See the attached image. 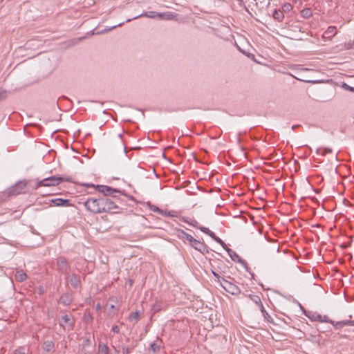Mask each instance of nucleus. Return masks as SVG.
<instances>
[{"instance_id": "nucleus-30", "label": "nucleus", "mask_w": 354, "mask_h": 354, "mask_svg": "<svg viewBox=\"0 0 354 354\" xmlns=\"http://www.w3.org/2000/svg\"><path fill=\"white\" fill-rule=\"evenodd\" d=\"M311 289H315L318 295L322 294L324 292V288L315 282L313 283V286H311Z\"/></svg>"}, {"instance_id": "nucleus-35", "label": "nucleus", "mask_w": 354, "mask_h": 354, "mask_svg": "<svg viewBox=\"0 0 354 354\" xmlns=\"http://www.w3.org/2000/svg\"><path fill=\"white\" fill-rule=\"evenodd\" d=\"M12 354H27V353L24 348H20L15 350L13 351Z\"/></svg>"}, {"instance_id": "nucleus-45", "label": "nucleus", "mask_w": 354, "mask_h": 354, "mask_svg": "<svg viewBox=\"0 0 354 354\" xmlns=\"http://www.w3.org/2000/svg\"><path fill=\"white\" fill-rule=\"evenodd\" d=\"M101 309V306L100 304H97L96 306H95V310L97 311L100 310Z\"/></svg>"}, {"instance_id": "nucleus-16", "label": "nucleus", "mask_w": 354, "mask_h": 354, "mask_svg": "<svg viewBox=\"0 0 354 354\" xmlns=\"http://www.w3.org/2000/svg\"><path fill=\"white\" fill-rule=\"evenodd\" d=\"M336 28L335 26H329L328 29L323 33L322 38L330 39L336 34Z\"/></svg>"}, {"instance_id": "nucleus-42", "label": "nucleus", "mask_w": 354, "mask_h": 354, "mask_svg": "<svg viewBox=\"0 0 354 354\" xmlns=\"http://www.w3.org/2000/svg\"><path fill=\"white\" fill-rule=\"evenodd\" d=\"M6 92H5V91H3V92H1V93H0V100H1V99L5 98V97H6Z\"/></svg>"}, {"instance_id": "nucleus-25", "label": "nucleus", "mask_w": 354, "mask_h": 354, "mask_svg": "<svg viewBox=\"0 0 354 354\" xmlns=\"http://www.w3.org/2000/svg\"><path fill=\"white\" fill-rule=\"evenodd\" d=\"M165 308V304L163 302L160 301H156V303L153 305V310L156 313V312H158L160 310H161L162 309H163Z\"/></svg>"}, {"instance_id": "nucleus-52", "label": "nucleus", "mask_w": 354, "mask_h": 354, "mask_svg": "<svg viewBox=\"0 0 354 354\" xmlns=\"http://www.w3.org/2000/svg\"><path fill=\"white\" fill-rule=\"evenodd\" d=\"M291 6L290 4H288V5H285L284 7L286 8V9H288L289 7H290Z\"/></svg>"}, {"instance_id": "nucleus-19", "label": "nucleus", "mask_w": 354, "mask_h": 354, "mask_svg": "<svg viewBox=\"0 0 354 354\" xmlns=\"http://www.w3.org/2000/svg\"><path fill=\"white\" fill-rule=\"evenodd\" d=\"M178 236L184 241H187L189 244L192 243L195 239L192 235L186 233L183 230L180 232V234H179Z\"/></svg>"}, {"instance_id": "nucleus-51", "label": "nucleus", "mask_w": 354, "mask_h": 354, "mask_svg": "<svg viewBox=\"0 0 354 354\" xmlns=\"http://www.w3.org/2000/svg\"><path fill=\"white\" fill-rule=\"evenodd\" d=\"M316 42H319V39L318 38L316 39V41L311 40V43H316Z\"/></svg>"}, {"instance_id": "nucleus-27", "label": "nucleus", "mask_w": 354, "mask_h": 354, "mask_svg": "<svg viewBox=\"0 0 354 354\" xmlns=\"http://www.w3.org/2000/svg\"><path fill=\"white\" fill-rule=\"evenodd\" d=\"M62 320L64 324H69L70 326H73L75 323L74 320L71 318L68 315H65L62 317Z\"/></svg>"}, {"instance_id": "nucleus-29", "label": "nucleus", "mask_w": 354, "mask_h": 354, "mask_svg": "<svg viewBox=\"0 0 354 354\" xmlns=\"http://www.w3.org/2000/svg\"><path fill=\"white\" fill-rule=\"evenodd\" d=\"M331 152H332V150L328 148H324V149L319 148L317 149V155L321 154L322 156H324L326 153H331Z\"/></svg>"}, {"instance_id": "nucleus-31", "label": "nucleus", "mask_w": 354, "mask_h": 354, "mask_svg": "<svg viewBox=\"0 0 354 354\" xmlns=\"http://www.w3.org/2000/svg\"><path fill=\"white\" fill-rule=\"evenodd\" d=\"M151 349L153 351V352L156 353L160 350V345L158 344L156 342H153L150 345Z\"/></svg>"}, {"instance_id": "nucleus-36", "label": "nucleus", "mask_w": 354, "mask_h": 354, "mask_svg": "<svg viewBox=\"0 0 354 354\" xmlns=\"http://www.w3.org/2000/svg\"><path fill=\"white\" fill-rule=\"evenodd\" d=\"M91 342V339L89 338H86L85 339L84 341H83V343H82V346L84 348L86 347V346H90Z\"/></svg>"}, {"instance_id": "nucleus-24", "label": "nucleus", "mask_w": 354, "mask_h": 354, "mask_svg": "<svg viewBox=\"0 0 354 354\" xmlns=\"http://www.w3.org/2000/svg\"><path fill=\"white\" fill-rule=\"evenodd\" d=\"M274 19L281 21L284 17L283 12L280 10H274L272 14Z\"/></svg>"}, {"instance_id": "nucleus-9", "label": "nucleus", "mask_w": 354, "mask_h": 354, "mask_svg": "<svg viewBox=\"0 0 354 354\" xmlns=\"http://www.w3.org/2000/svg\"><path fill=\"white\" fill-rule=\"evenodd\" d=\"M190 245L202 254L208 253L209 252L208 247L205 245V243L201 242L196 239L192 242V243H190Z\"/></svg>"}, {"instance_id": "nucleus-17", "label": "nucleus", "mask_w": 354, "mask_h": 354, "mask_svg": "<svg viewBox=\"0 0 354 354\" xmlns=\"http://www.w3.org/2000/svg\"><path fill=\"white\" fill-rule=\"evenodd\" d=\"M317 321L319 322H328L329 319L327 316H322L316 313H311V322Z\"/></svg>"}, {"instance_id": "nucleus-8", "label": "nucleus", "mask_w": 354, "mask_h": 354, "mask_svg": "<svg viewBox=\"0 0 354 354\" xmlns=\"http://www.w3.org/2000/svg\"><path fill=\"white\" fill-rule=\"evenodd\" d=\"M200 230L206 234L209 235L210 237H212L216 243L220 244L225 250L226 248H228L227 245L218 236L215 235V234L212 232L210 230L205 227H201Z\"/></svg>"}, {"instance_id": "nucleus-54", "label": "nucleus", "mask_w": 354, "mask_h": 354, "mask_svg": "<svg viewBox=\"0 0 354 354\" xmlns=\"http://www.w3.org/2000/svg\"><path fill=\"white\" fill-rule=\"evenodd\" d=\"M39 294H42L43 293V290L41 288H39Z\"/></svg>"}, {"instance_id": "nucleus-49", "label": "nucleus", "mask_w": 354, "mask_h": 354, "mask_svg": "<svg viewBox=\"0 0 354 354\" xmlns=\"http://www.w3.org/2000/svg\"><path fill=\"white\" fill-rule=\"evenodd\" d=\"M311 189H313L316 193H318V192H319V189H314L312 185H311Z\"/></svg>"}, {"instance_id": "nucleus-50", "label": "nucleus", "mask_w": 354, "mask_h": 354, "mask_svg": "<svg viewBox=\"0 0 354 354\" xmlns=\"http://www.w3.org/2000/svg\"><path fill=\"white\" fill-rule=\"evenodd\" d=\"M310 212H311V216H312L313 215H315V211L313 210V208H311Z\"/></svg>"}, {"instance_id": "nucleus-4", "label": "nucleus", "mask_w": 354, "mask_h": 354, "mask_svg": "<svg viewBox=\"0 0 354 354\" xmlns=\"http://www.w3.org/2000/svg\"><path fill=\"white\" fill-rule=\"evenodd\" d=\"M27 186V182L25 180H20L17 182L15 185L10 187L6 191L8 196H14L21 194L24 192V189Z\"/></svg>"}, {"instance_id": "nucleus-13", "label": "nucleus", "mask_w": 354, "mask_h": 354, "mask_svg": "<svg viewBox=\"0 0 354 354\" xmlns=\"http://www.w3.org/2000/svg\"><path fill=\"white\" fill-rule=\"evenodd\" d=\"M50 201H51V203H54V205L55 206H58V207H62V206L68 207V206L71 205V202L68 199H63V198H57L52 199Z\"/></svg>"}, {"instance_id": "nucleus-15", "label": "nucleus", "mask_w": 354, "mask_h": 354, "mask_svg": "<svg viewBox=\"0 0 354 354\" xmlns=\"http://www.w3.org/2000/svg\"><path fill=\"white\" fill-rule=\"evenodd\" d=\"M67 280L74 288H77L80 284L79 277L75 274L68 276Z\"/></svg>"}, {"instance_id": "nucleus-56", "label": "nucleus", "mask_w": 354, "mask_h": 354, "mask_svg": "<svg viewBox=\"0 0 354 354\" xmlns=\"http://www.w3.org/2000/svg\"><path fill=\"white\" fill-rule=\"evenodd\" d=\"M306 180H307L308 183H310V178H309V177H307Z\"/></svg>"}, {"instance_id": "nucleus-21", "label": "nucleus", "mask_w": 354, "mask_h": 354, "mask_svg": "<svg viewBox=\"0 0 354 354\" xmlns=\"http://www.w3.org/2000/svg\"><path fill=\"white\" fill-rule=\"evenodd\" d=\"M27 278L26 274L22 270L17 271L15 273V279L19 282L24 281Z\"/></svg>"}, {"instance_id": "nucleus-23", "label": "nucleus", "mask_w": 354, "mask_h": 354, "mask_svg": "<svg viewBox=\"0 0 354 354\" xmlns=\"http://www.w3.org/2000/svg\"><path fill=\"white\" fill-rule=\"evenodd\" d=\"M98 354H109V347L107 345L100 342L98 344Z\"/></svg>"}, {"instance_id": "nucleus-34", "label": "nucleus", "mask_w": 354, "mask_h": 354, "mask_svg": "<svg viewBox=\"0 0 354 354\" xmlns=\"http://www.w3.org/2000/svg\"><path fill=\"white\" fill-rule=\"evenodd\" d=\"M189 225L193 226V227H194L198 228V229H200V227H201V226L198 225V221H196L195 219L190 220Z\"/></svg>"}, {"instance_id": "nucleus-57", "label": "nucleus", "mask_w": 354, "mask_h": 354, "mask_svg": "<svg viewBox=\"0 0 354 354\" xmlns=\"http://www.w3.org/2000/svg\"><path fill=\"white\" fill-rule=\"evenodd\" d=\"M122 135L121 133H120V134L118 135V137H119V138H122Z\"/></svg>"}, {"instance_id": "nucleus-7", "label": "nucleus", "mask_w": 354, "mask_h": 354, "mask_svg": "<svg viewBox=\"0 0 354 354\" xmlns=\"http://www.w3.org/2000/svg\"><path fill=\"white\" fill-rule=\"evenodd\" d=\"M57 270L62 274H67L70 266L67 260L63 257H59L57 259Z\"/></svg>"}, {"instance_id": "nucleus-37", "label": "nucleus", "mask_w": 354, "mask_h": 354, "mask_svg": "<svg viewBox=\"0 0 354 354\" xmlns=\"http://www.w3.org/2000/svg\"><path fill=\"white\" fill-rule=\"evenodd\" d=\"M122 24H123V23H120V24H118V25H115V26H112V27H111V28H109L105 29L104 30H102L100 32H101V33H102V32H108V31H109V30H111L114 29L115 28H116V27H118V26H121Z\"/></svg>"}, {"instance_id": "nucleus-1", "label": "nucleus", "mask_w": 354, "mask_h": 354, "mask_svg": "<svg viewBox=\"0 0 354 354\" xmlns=\"http://www.w3.org/2000/svg\"><path fill=\"white\" fill-rule=\"evenodd\" d=\"M62 182H72V178L70 176L62 177L60 176L48 177L39 181L37 185V188L41 186H56Z\"/></svg>"}, {"instance_id": "nucleus-58", "label": "nucleus", "mask_w": 354, "mask_h": 354, "mask_svg": "<svg viewBox=\"0 0 354 354\" xmlns=\"http://www.w3.org/2000/svg\"><path fill=\"white\" fill-rule=\"evenodd\" d=\"M127 147L124 145V151L126 152Z\"/></svg>"}, {"instance_id": "nucleus-6", "label": "nucleus", "mask_w": 354, "mask_h": 354, "mask_svg": "<svg viewBox=\"0 0 354 354\" xmlns=\"http://www.w3.org/2000/svg\"><path fill=\"white\" fill-rule=\"evenodd\" d=\"M96 189L99 192L102 193L105 196H111L113 197H115L114 194L120 193V190L106 185H97Z\"/></svg>"}, {"instance_id": "nucleus-41", "label": "nucleus", "mask_w": 354, "mask_h": 354, "mask_svg": "<svg viewBox=\"0 0 354 354\" xmlns=\"http://www.w3.org/2000/svg\"><path fill=\"white\" fill-rule=\"evenodd\" d=\"M112 331L115 333H118L120 331V328L118 326H113L112 327Z\"/></svg>"}, {"instance_id": "nucleus-59", "label": "nucleus", "mask_w": 354, "mask_h": 354, "mask_svg": "<svg viewBox=\"0 0 354 354\" xmlns=\"http://www.w3.org/2000/svg\"><path fill=\"white\" fill-rule=\"evenodd\" d=\"M131 19H129L127 20V22H129Z\"/></svg>"}, {"instance_id": "nucleus-2", "label": "nucleus", "mask_w": 354, "mask_h": 354, "mask_svg": "<svg viewBox=\"0 0 354 354\" xmlns=\"http://www.w3.org/2000/svg\"><path fill=\"white\" fill-rule=\"evenodd\" d=\"M102 198H90L84 203V205L87 210L95 214L102 212Z\"/></svg>"}, {"instance_id": "nucleus-3", "label": "nucleus", "mask_w": 354, "mask_h": 354, "mask_svg": "<svg viewBox=\"0 0 354 354\" xmlns=\"http://www.w3.org/2000/svg\"><path fill=\"white\" fill-rule=\"evenodd\" d=\"M102 212H110V213H118L120 207L115 204V203L111 199L103 197L102 198Z\"/></svg>"}, {"instance_id": "nucleus-38", "label": "nucleus", "mask_w": 354, "mask_h": 354, "mask_svg": "<svg viewBox=\"0 0 354 354\" xmlns=\"http://www.w3.org/2000/svg\"><path fill=\"white\" fill-rule=\"evenodd\" d=\"M213 275L218 279V281L221 283V282H222V279H223V277H221L217 272H214V270L212 271Z\"/></svg>"}, {"instance_id": "nucleus-33", "label": "nucleus", "mask_w": 354, "mask_h": 354, "mask_svg": "<svg viewBox=\"0 0 354 354\" xmlns=\"http://www.w3.org/2000/svg\"><path fill=\"white\" fill-rule=\"evenodd\" d=\"M151 209L154 212H158L160 214H162V215H164L165 213L163 212V210L160 209V208H158V207H156V206H153L152 207H151Z\"/></svg>"}, {"instance_id": "nucleus-11", "label": "nucleus", "mask_w": 354, "mask_h": 354, "mask_svg": "<svg viewBox=\"0 0 354 354\" xmlns=\"http://www.w3.org/2000/svg\"><path fill=\"white\" fill-rule=\"evenodd\" d=\"M140 17H148V18H151V19H154L156 18V17H158L160 18H162L163 17V14L160 13V12H153V11H151V12H143L136 17H134L132 19H138Z\"/></svg>"}, {"instance_id": "nucleus-55", "label": "nucleus", "mask_w": 354, "mask_h": 354, "mask_svg": "<svg viewBox=\"0 0 354 354\" xmlns=\"http://www.w3.org/2000/svg\"><path fill=\"white\" fill-rule=\"evenodd\" d=\"M313 276L315 279H316V276H315V274L314 273V272L313 271Z\"/></svg>"}, {"instance_id": "nucleus-40", "label": "nucleus", "mask_w": 354, "mask_h": 354, "mask_svg": "<svg viewBox=\"0 0 354 354\" xmlns=\"http://www.w3.org/2000/svg\"><path fill=\"white\" fill-rule=\"evenodd\" d=\"M122 350H123V353L125 354H129L131 352L130 348L127 346H123Z\"/></svg>"}, {"instance_id": "nucleus-18", "label": "nucleus", "mask_w": 354, "mask_h": 354, "mask_svg": "<svg viewBox=\"0 0 354 354\" xmlns=\"http://www.w3.org/2000/svg\"><path fill=\"white\" fill-rule=\"evenodd\" d=\"M308 68H301L300 71H298L296 72L297 76H295V77L300 81H303L305 82H310L309 80L306 79V77L304 75V72H308Z\"/></svg>"}, {"instance_id": "nucleus-44", "label": "nucleus", "mask_w": 354, "mask_h": 354, "mask_svg": "<svg viewBox=\"0 0 354 354\" xmlns=\"http://www.w3.org/2000/svg\"><path fill=\"white\" fill-rule=\"evenodd\" d=\"M190 218H183V221L185 222V223H187L189 225V223H190Z\"/></svg>"}, {"instance_id": "nucleus-22", "label": "nucleus", "mask_w": 354, "mask_h": 354, "mask_svg": "<svg viewBox=\"0 0 354 354\" xmlns=\"http://www.w3.org/2000/svg\"><path fill=\"white\" fill-rule=\"evenodd\" d=\"M55 346V344L51 340L45 341L42 345V348L44 351L49 352Z\"/></svg>"}, {"instance_id": "nucleus-39", "label": "nucleus", "mask_w": 354, "mask_h": 354, "mask_svg": "<svg viewBox=\"0 0 354 354\" xmlns=\"http://www.w3.org/2000/svg\"><path fill=\"white\" fill-rule=\"evenodd\" d=\"M343 87L350 91L354 92V87L350 86L349 85H348L346 84H344Z\"/></svg>"}, {"instance_id": "nucleus-5", "label": "nucleus", "mask_w": 354, "mask_h": 354, "mask_svg": "<svg viewBox=\"0 0 354 354\" xmlns=\"http://www.w3.org/2000/svg\"><path fill=\"white\" fill-rule=\"evenodd\" d=\"M221 286L226 292L230 293L232 295H238L241 293V290L237 286L230 281H228L227 280H225V279H222Z\"/></svg>"}, {"instance_id": "nucleus-10", "label": "nucleus", "mask_w": 354, "mask_h": 354, "mask_svg": "<svg viewBox=\"0 0 354 354\" xmlns=\"http://www.w3.org/2000/svg\"><path fill=\"white\" fill-rule=\"evenodd\" d=\"M226 251L232 261L239 262L241 264L246 266V262L244 260H243L234 250L229 248H227Z\"/></svg>"}, {"instance_id": "nucleus-47", "label": "nucleus", "mask_w": 354, "mask_h": 354, "mask_svg": "<svg viewBox=\"0 0 354 354\" xmlns=\"http://www.w3.org/2000/svg\"><path fill=\"white\" fill-rule=\"evenodd\" d=\"M314 238H316L317 240L319 239V234L317 232H315Z\"/></svg>"}, {"instance_id": "nucleus-28", "label": "nucleus", "mask_w": 354, "mask_h": 354, "mask_svg": "<svg viewBox=\"0 0 354 354\" xmlns=\"http://www.w3.org/2000/svg\"><path fill=\"white\" fill-rule=\"evenodd\" d=\"M140 318V313L138 311H136L132 313L129 316V320L130 322H136L138 319Z\"/></svg>"}, {"instance_id": "nucleus-26", "label": "nucleus", "mask_w": 354, "mask_h": 354, "mask_svg": "<svg viewBox=\"0 0 354 354\" xmlns=\"http://www.w3.org/2000/svg\"><path fill=\"white\" fill-rule=\"evenodd\" d=\"M248 297L255 304H258L259 306H261V304H263L261 300V298L258 295H249Z\"/></svg>"}, {"instance_id": "nucleus-43", "label": "nucleus", "mask_w": 354, "mask_h": 354, "mask_svg": "<svg viewBox=\"0 0 354 354\" xmlns=\"http://www.w3.org/2000/svg\"><path fill=\"white\" fill-rule=\"evenodd\" d=\"M313 227H317L319 229H321V226L319 224H315V225H311V228H313ZM321 232H322V230H320Z\"/></svg>"}, {"instance_id": "nucleus-32", "label": "nucleus", "mask_w": 354, "mask_h": 354, "mask_svg": "<svg viewBox=\"0 0 354 354\" xmlns=\"http://www.w3.org/2000/svg\"><path fill=\"white\" fill-rule=\"evenodd\" d=\"M301 14L304 17L308 18L310 17V9L306 8L301 11Z\"/></svg>"}, {"instance_id": "nucleus-48", "label": "nucleus", "mask_w": 354, "mask_h": 354, "mask_svg": "<svg viewBox=\"0 0 354 354\" xmlns=\"http://www.w3.org/2000/svg\"><path fill=\"white\" fill-rule=\"evenodd\" d=\"M319 82V81H318V80H311L310 83H311V84H315V83H317V82Z\"/></svg>"}, {"instance_id": "nucleus-53", "label": "nucleus", "mask_w": 354, "mask_h": 354, "mask_svg": "<svg viewBox=\"0 0 354 354\" xmlns=\"http://www.w3.org/2000/svg\"><path fill=\"white\" fill-rule=\"evenodd\" d=\"M110 308L112 310V309H115V306L113 304H111L110 306Z\"/></svg>"}, {"instance_id": "nucleus-46", "label": "nucleus", "mask_w": 354, "mask_h": 354, "mask_svg": "<svg viewBox=\"0 0 354 354\" xmlns=\"http://www.w3.org/2000/svg\"><path fill=\"white\" fill-rule=\"evenodd\" d=\"M315 232H314L312 229H311V231H310V233H311V241H314V237L313 235H314Z\"/></svg>"}, {"instance_id": "nucleus-14", "label": "nucleus", "mask_w": 354, "mask_h": 354, "mask_svg": "<svg viewBox=\"0 0 354 354\" xmlns=\"http://www.w3.org/2000/svg\"><path fill=\"white\" fill-rule=\"evenodd\" d=\"M73 301V297L69 293H65L62 295L59 300V302L60 304H62L64 306H68L70 305Z\"/></svg>"}, {"instance_id": "nucleus-12", "label": "nucleus", "mask_w": 354, "mask_h": 354, "mask_svg": "<svg viewBox=\"0 0 354 354\" xmlns=\"http://www.w3.org/2000/svg\"><path fill=\"white\" fill-rule=\"evenodd\" d=\"M328 322L330 323L331 324H333L335 327L336 329H340L343 326H348V325L354 326V321H353V320H346V321H342V322H338L336 323H335L334 321L329 320Z\"/></svg>"}, {"instance_id": "nucleus-20", "label": "nucleus", "mask_w": 354, "mask_h": 354, "mask_svg": "<svg viewBox=\"0 0 354 354\" xmlns=\"http://www.w3.org/2000/svg\"><path fill=\"white\" fill-rule=\"evenodd\" d=\"M260 310L264 317V319L270 323H273V319L270 317V315L268 314V313L266 310L263 304H261Z\"/></svg>"}]
</instances>
